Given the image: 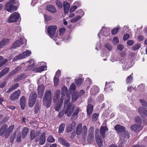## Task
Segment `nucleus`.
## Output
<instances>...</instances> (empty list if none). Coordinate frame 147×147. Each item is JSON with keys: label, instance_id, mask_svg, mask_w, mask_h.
<instances>
[{"label": "nucleus", "instance_id": "obj_1", "mask_svg": "<svg viewBox=\"0 0 147 147\" xmlns=\"http://www.w3.org/2000/svg\"><path fill=\"white\" fill-rule=\"evenodd\" d=\"M52 94L51 92L47 90L45 92L43 98L42 103L47 108H49L51 105L52 101Z\"/></svg>", "mask_w": 147, "mask_h": 147}, {"label": "nucleus", "instance_id": "obj_2", "mask_svg": "<svg viewBox=\"0 0 147 147\" xmlns=\"http://www.w3.org/2000/svg\"><path fill=\"white\" fill-rule=\"evenodd\" d=\"M15 4L14 0L9 1L5 5V9L9 12H12L13 10H16L17 9L16 7L14 5Z\"/></svg>", "mask_w": 147, "mask_h": 147}, {"label": "nucleus", "instance_id": "obj_3", "mask_svg": "<svg viewBox=\"0 0 147 147\" xmlns=\"http://www.w3.org/2000/svg\"><path fill=\"white\" fill-rule=\"evenodd\" d=\"M115 130L118 133L124 132L123 136L125 138H128L129 134L128 132L125 130V128L119 125H115Z\"/></svg>", "mask_w": 147, "mask_h": 147}, {"label": "nucleus", "instance_id": "obj_4", "mask_svg": "<svg viewBox=\"0 0 147 147\" xmlns=\"http://www.w3.org/2000/svg\"><path fill=\"white\" fill-rule=\"evenodd\" d=\"M31 53V51L27 50L23 52V53L16 56L13 59V61H15L17 60L23 59L30 56Z\"/></svg>", "mask_w": 147, "mask_h": 147}, {"label": "nucleus", "instance_id": "obj_5", "mask_svg": "<svg viewBox=\"0 0 147 147\" xmlns=\"http://www.w3.org/2000/svg\"><path fill=\"white\" fill-rule=\"evenodd\" d=\"M66 107L65 113L68 117H70L74 109L75 105L72 103H69L67 104Z\"/></svg>", "mask_w": 147, "mask_h": 147}, {"label": "nucleus", "instance_id": "obj_6", "mask_svg": "<svg viewBox=\"0 0 147 147\" xmlns=\"http://www.w3.org/2000/svg\"><path fill=\"white\" fill-rule=\"evenodd\" d=\"M19 18L20 15L19 13L16 12L14 13L8 18L7 22L10 23L16 22Z\"/></svg>", "mask_w": 147, "mask_h": 147}, {"label": "nucleus", "instance_id": "obj_7", "mask_svg": "<svg viewBox=\"0 0 147 147\" xmlns=\"http://www.w3.org/2000/svg\"><path fill=\"white\" fill-rule=\"evenodd\" d=\"M94 128V127L91 126L89 129L88 136V142H91L93 140Z\"/></svg>", "mask_w": 147, "mask_h": 147}, {"label": "nucleus", "instance_id": "obj_8", "mask_svg": "<svg viewBox=\"0 0 147 147\" xmlns=\"http://www.w3.org/2000/svg\"><path fill=\"white\" fill-rule=\"evenodd\" d=\"M37 97V94L35 93H34L30 95L29 97L28 102V104L29 107H32L33 106L36 101Z\"/></svg>", "mask_w": 147, "mask_h": 147}, {"label": "nucleus", "instance_id": "obj_9", "mask_svg": "<svg viewBox=\"0 0 147 147\" xmlns=\"http://www.w3.org/2000/svg\"><path fill=\"white\" fill-rule=\"evenodd\" d=\"M26 40L24 38H22L20 40H17L15 41L12 46V47L16 48L19 47L21 45L26 44Z\"/></svg>", "mask_w": 147, "mask_h": 147}, {"label": "nucleus", "instance_id": "obj_10", "mask_svg": "<svg viewBox=\"0 0 147 147\" xmlns=\"http://www.w3.org/2000/svg\"><path fill=\"white\" fill-rule=\"evenodd\" d=\"M21 93V91L20 90L15 91L10 95L9 98L12 101L17 100L18 99Z\"/></svg>", "mask_w": 147, "mask_h": 147}, {"label": "nucleus", "instance_id": "obj_11", "mask_svg": "<svg viewBox=\"0 0 147 147\" xmlns=\"http://www.w3.org/2000/svg\"><path fill=\"white\" fill-rule=\"evenodd\" d=\"M57 29V27L56 26H51L48 27V33L51 38L54 36Z\"/></svg>", "mask_w": 147, "mask_h": 147}, {"label": "nucleus", "instance_id": "obj_12", "mask_svg": "<svg viewBox=\"0 0 147 147\" xmlns=\"http://www.w3.org/2000/svg\"><path fill=\"white\" fill-rule=\"evenodd\" d=\"M142 128L141 124H136L132 125L131 129L132 130L136 132L140 131Z\"/></svg>", "mask_w": 147, "mask_h": 147}, {"label": "nucleus", "instance_id": "obj_13", "mask_svg": "<svg viewBox=\"0 0 147 147\" xmlns=\"http://www.w3.org/2000/svg\"><path fill=\"white\" fill-rule=\"evenodd\" d=\"M138 112L143 117L147 116V110L142 107H140L138 110Z\"/></svg>", "mask_w": 147, "mask_h": 147}, {"label": "nucleus", "instance_id": "obj_14", "mask_svg": "<svg viewBox=\"0 0 147 147\" xmlns=\"http://www.w3.org/2000/svg\"><path fill=\"white\" fill-rule=\"evenodd\" d=\"M63 101V98L62 96L61 97V99L59 101H57V103L54 106V108L56 111H58L62 107L61 104Z\"/></svg>", "mask_w": 147, "mask_h": 147}, {"label": "nucleus", "instance_id": "obj_15", "mask_svg": "<svg viewBox=\"0 0 147 147\" xmlns=\"http://www.w3.org/2000/svg\"><path fill=\"white\" fill-rule=\"evenodd\" d=\"M26 64H27V68L28 70L33 69L35 65L34 63V61L33 59H31L28 61Z\"/></svg>", "mask_w": 147, "mask_h": 147}, {"label": "nucleus", "instance_id": "obj_16", "mask_svg": "<svg viewBox=\"0 0 147 147\" xmlns=\"http://www.w3.org/2000/svg\"><path fill=\"white\" fill-rule=\"evenodd\" d=\"M9 40L8 38H4L0 42V49L9 44Z\"/></svg>", "mask_w": 147, "mask_h": 147}, {"label": "nucleus", "instance_id": "obj_17", "mask_svg": "<svg viewBox=\"0 0 147 147\" xmlns=\"http://www.w3.org/2000/svg\"><path fill=\"white\" fill-rule=\"evenodd\" d=\"M60 95V90H57L55 92V96L53 98V102L55 103H57V101H59V98Z\"/></svg>", "mask_w": 147, "mask_h": 147}, {"label": "nucleus", "instance_id": "obj_18", "mask_svg": "<svg viewBox=\"0 0 147 147\" xmlns=\"http://www.w3.org/2000/svg\"><path fill=\"white\" fill-rule=\"evenodd\" d=\"M108 129L106 127L102 126L100 129V134L103 138L105 136V133L108 131Z\"/></svg>", "mask_w": 147, "mask_h": 147}, {"label": "nucleus", "instance_id": "obj_19", "mask_svg": "<svg viewBox=\"0 0 147 147\" xmlns=\"http://www.w3.org/2000/svg\"><path fill=\"white\" fill-rule=\"evenodd\" d=\"M70 7L69 4L66 1L64 2L63 8L64 13L67 14L68 13Z\"/></svg>", "mask_w": 147, "mask_h": 147}, {"label": "nucleus", "instance_id": "obj_20", "mask_svg": "<svg viewBox=\"0 0 147 147\" xmlns=\"http://www.w3.org/2000/svg\"><path fill=\"white\" fill-rule=\"evenodd\" d=\"M45 87L43 85L39 86L38 87V94L40 97L42 96L44 91Z\"/></svg>", "mask_w": 147, "mask_h": 147}, {"label": "nucleus", "instance_id": "obj_21", "mask_svg": "<svg viewBox=\"0 0 147 147\" xmlns=\"http://www.w3.org/2000/svg\"><path fill=\"white\" fill-rule=\"evenodd\" d=\"M58 141L59 142L63 145L67 147H69L70 146V144L62 138H59L58 139Z\"/></svg>", "mask_w": 147, "mask_h": 147}, {"label": "nucleus", "instance_id": "obj_22", "mask_svg": "<svg viewBox=\"0 0 147 147\" xmlns=\"http://www.w3.org/2000/svg\"><path fill=\"white\" fill-rule=\"evenodd\" d=\"M25 98L24 96H22L20 99V104L22 109H24L25 107Z\"/></svg>", "mask_w": 147, "mask_h": 147}, {"label": "nucleus", "instance_id": "obj_23", "mask_svg": "<svg viewBox=\"0 0 147 147\" xmlns=\"http://www.w3.org/2000/svg\"><path fill=\"white\" fill-rule=\"evenodd\" d=\"M46 66H41L40 67L36 68L34 70V71L36 73L41 72L43 70H46Z\"/></svg>", "mask_w": 147, "mask_h": 147}, {"label": "nucleus", "instance_id": "obj_24", "mask_svg": "<svg viewBox=\"0 0 147 147\" xmlns=\"http://www.w3.org/2000/svg\"><path fill=\"white\" fill-rule=\"evenodd\" d=\"M40 132H38L35 133L34 130H31L30 132V136L31 140H32L35 138L39 134Z\"/></svg>", "mask_w": 147, "mask_h": 147}, {"label": "nucleus", "instance_id": "obj_25", "mask_svg": "<svg viewBox=\"0 0 147 147\" xmlns=\"http://www.w3.org/2000/svg\"><path fill=\"white\" fill-rule=\"evenodd\" d=\"M87 128L86 125L83 126L82 131V135L83 138H85L87 135Z\"/></svg>", "mask_w": 147, "mask_h": 147}, {"label": "nucleus", "instance_id": "obj_26", "mask_svg": "<svg viewBox=\"0 0 147 147\" xmlns=\"http://www.w3.org/2000/svg\"><path fill=\"white\" fill-rule=\"evenodd\" d=\"M46 8L48 11L51 13H55L56 12V9L53 5H47Z\"/></svg>", "mask_w": 147, "mask_h": 147}, {"label": "nucleus", "instance_id": "obj_27", "mask_svg": "<svg viewBox=\"0 0 147 147\" xmlns=\"http://www.w3.org/2000/svg\"><path fill=\"white\" fill-rule=\"evenodd\" d=\"M99 91V90L98 87L96 86H93L90 90V93L92 94H95Z\"/></svg>", "mask_w": 147, "mask_h": 147}, {"label": "nucleus", "instance_id": "obj_28", "mask_svg": "<svg viewBox=\"0 0 147 147\" xmlns=\"http://www.w3.org/2000/svg\"><path fill=\"white\" fill-rule=\"evenodd\" d=\"M96 141L97 144L99 146L101 147L102 146L103 141L101 136H98L96 137Z\"/></svg>", "mask_w": 147, "mask_h": 147}, {"label": "nucleus", "instance_id": "obj_29", "mask_svg": "<svg viewBox=\"0 0 147 147\" xmlns=\"http://www.w3.org/2000/svg\"><path fill=\"white\" fill-rule=\"evenodd\" d=\"M9 70V68L8 67H5L0 72V78L7 74Z\"/></svg>", "mask_w": 147, "mask_h": 147}, {"label": "nucleus", "instance_id": "obj_30", "mask_svg": "<svg viewBox=\"0 0 147 147\" xmlns=\"http://www.w3.org/2000/svg\"><path fill=\"white\" fill-rule=\"evenodd\" d=\"M45 133H43L42 135H41L40 138L39 144L40 145L43 144L45 142Z\"/></svg>", "mask_w": 147, "mask_h": 147}, {"label": "nucleus", "instance_id": "obj_31", "mask_svg": "<svg viewBox=\"0 0 147 147\" xmlns=\"http://www.w3.org/2000/svg\"><path fill=\"white\" fill-rule=\"evenodd\" d=\"M82 125L81 123L79 124L77 127L76 133L78 135L81 134L82 131Z\"/></svg>", "mask_w": 147, "mask_h": 147}, {"label": "nucleus", "instance_id": "obj_32", "mask_svg": "<svg viewBox=\"0 0 147 147\" xmlns=\"http://www.w3.org/2000/svg\"><path fill=\"white\" fill-rule=\"evenodd\" d=\"M7 127V125L6 124H5L2 126L0 129V136H1L3 134Z\"/></svg>", "mask_w": 147, "mask_h": 147}, {"label": "nucleus", "instance_id": "obj_33", "mask_svg": "<svg viewBox=\"0 0 147 147\" xmlns=\"http://www.w3.org/2000/svg\"><path fill=\"white\" fill-rule=\"evenodd\" d=\"M93 110V106L90 105V104H89L88 105L87 107V112L88 115H90L92 113Z\"/></svg>", "mask_w": 147, "mask_h": 147}, {"label": "nucleus", "instance_id": "obj_34", "mask_svg": "<svg viewBox=\"0 0 147 147\" xmlns=\"http://www.w3.org/2000/svg\"><path fill=\"white\" fill-rule=\"evenodd\" d=\"M28 131V128L27 127H24L23 129L22 133V138H24L26 136Z\"/></svg>", "mask_w": 147, "mask_h": 147}, {"label": "nucleus", "instance_id": "obj_35", "mask_svg": "<svg viewBox=\"0 0 147 147\" xmlns=\"http://www.w3.org/2000/svg\"><path fill=\"white\" fill-rule=\"evenodd\" d=\"M65 125L64 123H62L59 125L58 132L59 133H61L64 130Z\"/></svg>", "mask_w": 147, "mask_h": 147}, {"label": "nucleus", "instance_id": "obj_36", "mask_svg": "<svg viewBox=\"0 0 147 147\" xmlns=\"http://www.w3.org/2000/svg\"><path fill=\"white\" fill-rule=\"evenodd\" d=\"M129 62L127 61H124L122 63V67L123 69H127L129 67L128 64Z\"/></svg>", "mask_w": 147, "mask_h": 147}, {"label": "nucleus", "instance_id": "obj_37", "mask_svg": "<svg viewBox=\"0 0 147 147\" xmlns=\"http://www.w3.org/2000/svg\"><path fill=\"white\" fill-rule=\"evenodd\" d=\"M132 80L133 74H131L130 75L128 76L127 77L126 79V81L127 83L130 84L132 82Z\"/></svg>", "mask_w": 147, "mask_h": 147}, {"label": "nucleus", "instance_id": "obj_38", "mask_svg": "<svg viewBox=\"0 0 147 147\" xmlns=\"http://www.w3.org/2000/svg\"><path fill=\"white\" fill-rule=\"evenodd\" d=\"M79 112V108H76L74 112L73 113L72 115V116L71 119H74L75 118V117L78 114Z\"/></svg>", "mask_w": 147, "mask_h": 147}, {"label": "nucleus", "instance_id": "obj_39", "mask_svg": "<svg viewBox=\"0 0 147 147\" xmlns=\"http://www.w3.org/2000/svg\"><path fill=\"white\" fill-rule=\"evenodd\" d=\"M140 44H138L134 45L132 48V50L134 51L138 50L141 47Z\"/></svg>", "mask_w": 147, "mask_h": 147}, {"label": "nucleus", "instance_id": "obj_40", "mask_svg": "<svg viewBox=\"0 0 147 147\" xmlns=\"http://www.w3.org/2000/svg\"><path fill=\"white\" fill-rule=\"evenodd\" d=\"M78 98V94L76 93H74L72 96V100L73 102L75 101Z\"/></svg>", "mask_w": 147, "mask_h": 147}, {"label": "nucleus", "instance_id": "obj_41", "mask_svg": "<svg viewBox=\"0 0 147 147\" xmlns=\"http://www.w3.org/2000/svg\"><path fill=\"white\" fill-rule=\"evenodd\" d=\"M140 101L142 104V105L145 107L146 109H147V102L144 100L143 99H141L140 100Z\"/></svg>", "mask_w": 147, "mask_h": 147}, {"label": "nucleus", "instance_id": "obj_42", "mask_svg": "<svg viewBox=\"0 0 147 147\" xmlns=\"http://www.w3.org/2000/svg\"><path fill=\"white\" fill-rule=\"evenodd\" d=\"M47 141L49 142L52 143L55 141V139L52 136H49L47 138Z\"/></svg>", "mask_w": 147, "mask_h": 147}, {"label": "nucleus", "instance_id": "obj_43", "mask_svg": "<svg viewBox=\"0 0 147 147\" xmlns=\"http://www.w3.org/2000/svg\"><path fill=\"white\" fill-rule=\"evenodd\" d=\"M67 91V88L65 86H63L62 88L61 94L63 95H65Z\"/></svg>", "mask_w": 147, "mask_h": 147}, {"label": "nucleus", "instance_id": "obj_44", "mask_svg": "<svg viewBox=\"0 0 147 147\" xmlns=\"http://www.w3.org/2000/svg\"><path fill=\"white\" fill-rule=\"evenodd\" d=\"M81 17L80 16H78L76 17L72 18L71 19V22L72 23H74L75 22L77 21L78 20L80 19Z\"/></svg>", "mask_w": 147, "mask_h": 147}, {"label": "nucleus", "instance_id": "obj_45", "mask_svg": "<svg viewBox=\"0 0 147 147\" xmlns=\"http://www.w3.org/2000/svg\"><path fill=\"white\" fill-rule=\"evenodd\" d=\"M39 105L38 104L34 107V112L35 113H37L39 111Z\"/></svg>", "mask_w": 147, "mask_h": 147}, {"label": "nucleus", "instance_id": "obj_46", "mask_svg": "<svg viewBox=\"0 0 147 147\" xmlns=\"http://www.w3.org/2000/svg\"><path fill=\"white\" fill-rule=\"evenodd\" d=\"M98 117V114L96 113H94L92 116V118L94 121H96Z\"/></svg>", "mask_w": 147, "mask_h": 147}, {"label": "nucleus", "instance_id": "obj_47", "mask_svg": "<svg viewBox=\"0 0 147 147\" xmlns=\"http://www.w3.org/2000/svg\"><path fill=\"white\" fill-rule=\"evenodd\" d=\"M135 120L138 124H141L142 121L139 117L137 116L135 118Z\"/></svg>", "mask_w": 147, "mask_h": 147}, {"label": "nucleus", "instance_id": "obj_48", "mask_svg": "<svg viewBox=\"0 0 147 147\" xmlns=\"http://www.w3.org/2000/svg\"><path fill=\"white\" fill-rule=\"evenodd\" d=\"M59 78L55 76L54 78V84L55 86H57L59 81Z\"/></svg>", "mask_w": 147, "mask_h": 147}, {"label": "nucleus", "instance_id": "obj_49", "mask_svg": "<svg viewBox=\"0 0 147 147\" xmlns=\"http://www.w3.org/2000/svg\"><path fill=\"white\" fill-rule=\"evenodd\" d=\"M70 99V97L69 96H67V98L65 100L64 102L65 106H66L69 103H68Z\"/></svg>", "mask_w": 147, "mask_h": 147}, {"label": "nucleus", "instance_id": "obj_50", "mask_svg": "<svg viewBox=\"0 0 147 147\" xmlns=\"http://www.w3.org/2000/svg\"><path fill=\"white\" fill-rule=\"evenodd\" d=\"M56 4L57 6L60 8H62L63 6L62 4L59 1L57 0L56 1Z\"/></svg>", "mask_w": 147, "mask_h": 147}, {"label": "nucleus", "instance_id": "obj_51", "mask_svg": "<svg viewBox=\"0 0 147 147\" xmlns=\"http://www.w3.org/2000/svg\"><path fill=\"white\" fill-rule=\"evenodd\" d=\"M119 30V28H118L113 29L112 31V34L113 35L116 34Z\"/></svg>", "mask_w": 147, "mask_h": 147}, {"label": "nucleus", "instance_id": "obj_52", "mask_svg": "<svg viewBox=\"0 0 147 147\" xmlns=\"http://www.w3.org/2000/svg\"><path fill=\"white\" fill-rule=\"evenodd\" d=\"M83 80L82 78H80L78 80H76L75 82L78 85H80L82 82Z\"/></svg>", "mask_w": 147, "mask_h": 147}, {"label": "nucleus", "instance_id": "obj_53", "mask_svg": "<svg viewBox=\"0 0 147 147\" xmlns=\"http://www.w3.org/2000/svg\"><path fill=\"white\" fill-rule=\"evenodd\" d=\"M65 28H60L59 29V34L60 35H62L65 31Z\"/></svg>", "mask_w": 147, "mask_h": 147}, {"label": "nucleus", "instance_id": "obj_54", "mask_svg": "<svg viewBox=\"0 0 147 147\" xmlns=\"http://www.w3.org/2000/svg\"><path fill=\"white\" fill-rule=\"evenodd\" d=\"M113 43L114 44H115L119 42V40L118 37H114L112 41Z\"/></svg>", "mask_w": 147, "mask_h": 147}, {"label": "nucleus", "instance_id": "obj_55", "mask_svg": "<svg viewBox=\"0 0 147 147\" xmlns=\"http://www.w3.org/2000/svg\"><path fill=\"white\" fill-rule=\"evenodd\" d=\"M129 37V35L127 34H125L123 37V39L124 40H126Z\"/></svg>", "mask_w": 147, "mask_h": 147}, {"label": "nucleus", "instance_id": "obj_56", "mask_svg": "<svg viewBox=\"0 0 147 147\" xmlns=\"http://www.w3.org/2000/svg\"><path fill=\"white\" fill-rule=\"evenodd\" d=\"M20 69L21 67L20 66L17 67L12 72V74H14L16 73Z\"/></svg>", "mask_w": 147, "mask_h": 147}, {"label": "nucleus", "instance_id": "obj_57", "mask_svg": "<svg viewBox=\"0 0 147 147\" xmlns=\"http://www.w3.org/2000/svg\"><path fill=\"white\" fill-rule=\"evenodd\" d=\"M124 48L123 46L121 44H119L117 45V49L119 50H122Z\"/></svg>", "mask_w": 147, "mask_h": 147}, {"label": "nucleus", "instance_id": "obj_58", "mask_svg": "<svg viewBox=\"0 0 147 147\" xmlns=\"http://www.w3.org/2000/svg\"><path fill=\"white\" fill-rule=\"evenodd\" d=\"M77 8V6H72L70 9V12H74Z\"/></svg>", "mask_w": 147, "mask_h": 147}, {"label": "nucleus", "instance_id": "obj_59", "mask_svg": "<svg viewBox=\"0 0 147 147\" xmlns=\"http://www.w3.org/2000/svg\"><path fill=\"white\" fill-rule=\"evenodd\" d=\"M105 47L109 51H111L112 49V47L109 44H107L105 45Z\"/></svg>", "mask_w": 147, "mask_h": 147}, {"label": "nucleus", "instance_id": "obj_60", "mask_svg": "<svg viewBox=\"0 0 147 147\" xmlns=\"http://www.w3.org/2000/svg\"><path fill=\"white\" fill-rule=\"evenodd\" d=\"M14 127V125H11L8 128V129L7 131H8L11 133L12 130H13Z\"/></svg>", "mask_w": 147, "mask_h": 147}, {"label": "nucleus", "instance_id": "obj_61", "mask_svg": "<svg viewBox=\"0 0 147 147\" xmlns=\"http://www.w3.org/2000/svg\"><path fill=\"white\" fill-rule=\"evenodd\" d=\"M7 61L8 60L7 59H5V60L3 61V62H0V67L3 66Z\"/></svg>", "mask_w": 147, "mask_h": 147}, {"label": "nucleus", "instance_id": "obj_62", "mask_svg": "<svg viewBox=\"0 0 147 147\" xmlns=\"http://www.w3.org/2000/svg\"><path fill=\"white\" fill-rule=\"evenodd\" d=\"M127 44L129 46L132 45L134 43L133 41L131 40H128L127 42Z\"/></svg>", "mask_w": 147, "mask_h": 147}, {"label": "nucleus", "instance_id": "obj_63", "mask_svg": "<svg viewBox=\"0 0 147 147\" xmlns=\"http://www.w3.org/2000/svg\"><path fill=\"white\" fill-rule=\"evenodd\" d=\"M19 84H16L12 86L11 87L13 90L16 89L18 87Z\"/></svg>", "mask_w": 147, "mask_h": 147}, {"label": "nucleus", "instance_id": "obj_64", "mask_svg": "<svg viewBox=\"0 0 147 147\" xmlns=\"http://www.w3.org/2000/svg\"><path fill=\"white\" fill-rule=\"evenodd\" d=\"M64 113V111H60L58 117H61L63 116Z\"/></svg>", "mask_w": 147, "mask_h": 147}]
</instances>
